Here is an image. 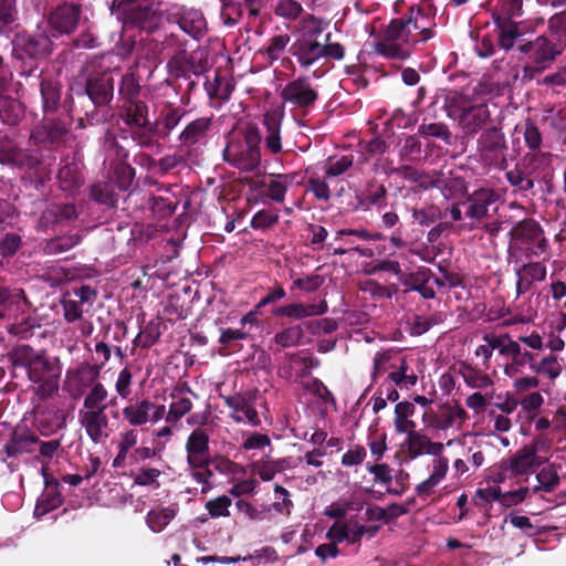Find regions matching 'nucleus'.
Instances as JSON below:
<instances>
[{
	"instance_id": "obj_1",
	"label": "nucleus",
	"mask_w": 566,
	"mask_h": 566,
	"mask_svg": "<svg viewBox=\"0 0 566 566\" xmlns=\"http://www.w3.org/2000/svg\"><path fill=\"white\" fill-rule=\"evenodd\" d=\"M433 27L432 18L421 8L412 6L406 15L390 21L382 38L375 44V52L386 59L406 60L415 44L433 38Z\"/></svg>"
},
{
	"instance_id": "obj_2",
	"label": "nucleus",
	"mask_w": 566,
	"mask_h": 566,
	"mask_svg": "<svg viewBox=\"0 0 566 566\" xmlns=\"http://www.w3.org/2000/svg\"><path fill=\"white\" fill-rule=\"evenodd\" d=\"M8 360L13 367L27 370L31 382L36 384L35 395L40 399L51 397L59 389L61 366L57 358H50L44 350H35L29 345L14 346L8 353Z\"/></svg>"
},
{
	"instance_id": "obj_3",
	"label": "nucleus",
	"mask_w": 566,
	"mask_h": 566,
	"mask_svg": "<svg viewBox=\"0 0 566 566\" xmlns=\"http://www.w3.org/2000/svg\"><path fill=\"white\" fill-rule=\"evenodd\" d=\"M108 390L105 385H97L90 390L78 410L77 419L82 429L94 443H103L111 436L109 419L106 415Z\"/></svg>"
},
{
	"instance_id": "obj_4",
	"label": "nucleus",
	"mask_w": 566,
	"mask_h": 566,
	"mask_svg": "<svg viewBox=\"0 0 566 566\" xmlns=\"http://www.w3.org/2000/svg\"><path fill=\"white\" fill-rule=\"evenodd\" d=\"M109 11L124 27L147 33L157 31L164 20L163 12L150 0H113Z\"/></svg>"
},
{
	"instance_id": "obj_5",
	"label": "nucleus",
	"mask_w": 566,
	"mask_h": 566,
	"mask_svg": "<svg viewBox=\"0 0 566 566\" xmlns=\"http://www.w3.org/2000/svg\"><path fill=\"white\" fill-rule=\"evenodd\" d=\"M260 129L250 125L245 127L242 137L228 142L223 149V160L242 172H254L261 166Z\"/></svg>"
},
{
	"instance_id": "obj_6",
	"label": "nucleus",
	"mask_w": 566,
	"mask_h": 566,
	"mask_svg": "<svg viewBox=\"0 0 566 566\" xmlns=\"http://www.w3.org/2000/svg\"><path fill=\"white\" fill-rule=\"evenodd\" d=\"M448 117L458 123L465 135H475L491 120V112L485 103H473L465 95L453 94L447 98Z\"/></svg>"
},
{
	"instance_id": "obj_7",
	"label": "nucleus",
	"mask_w": 566,
	"mask_h": 566,
	"mask_svg": "<svg viewBox=\"0 0 566 566\" xmlns=\"http://www.w3.org/2000/svg\"><path fill=\"white\" fill-rule=\"evenodd\" d=\"M509 262L520 264L526 259L539 256L548 248L542 228L534 221H523L512 232Z\"/></svg>"
},
{
	"instance_id": "obj_8",
	"label": "nucleus",
	"mask_w": 566,
	"mask_h": 566,
	"mask_svg": "<svg viewBox=\"0 0 566 566\" xmlns=\"http://www.w3.org/2000/svg\"><path fill=\"white\" fill-rule=\"evenodd\" d=\"M516 50L522 54L520 61L524 62L522 81L530 82L535 75L549 67L559 54L555 45L545 36H537L533 41L517 43Z\"/></svg>"
},
{
	"instance_id": "obj_9",
	"label": "nucleus",
	"mask_w": 566,
	"mask_h": 566,
	"mask_svg": "<svg viewBox=\"0 0 566 566\" xmlns=\"http://www.w3.org/2000/svg\"><path fill=\"white\" fill-rule=\"evenodd\" d=\"M39 438L27 427H15L10 431L7 442L0 450V461L4 463L10 472L19 470L18 458L24 453H31L33 446Z\"/></svg>"
},
{
	"instance_id": "obj_10",
	"label": "nucleus",
	"mask_w": 566,
	"mask_h": 566,
	"mask_svg": "<svg viewBox=\"0 0 566 566\" xmlns=\"http://www.w3.org/2000/svg\"><path fill=\"white\" fill-rule=\"evenodd\" d=\"M506 151V138L500 127L485 128L476 140L479 160L485 166H495L500 161L505 163Z\"/></svg>"
},
{
	"instance_id": "obj_11",
	"label": "nucleus",
	"mask_w": 566,
	"mask_h": 566,
	"mask_svg": "<svg viewBox=\"0 0 566 566\" xmlns=\"http://www.w3.org/2000/svg\"><path fill=\"white\" fill-rule=\"evenodd\" d=\"M284 104L307 112L318 99V92L305 76L294 78L285 84L280 93Z\"/></svg>"
},
{
	"instance_id": "obj_12",
	"label": "nucleus",
	"mask_w": 566,
	"mask_h": 566,
	"mask_svg": "<svg viewBox=\"0 0 566 566\" xmlns=\"http://www.w3.org/2000/svg\"><path fill=\"white\" fill-rule=\"evenodd\" d=\"M54 34H48L46 30L38 28L33 34H18L13 41V53L17 57H43L52 53Z\"/></svg>"
},
{
	"instance_id": "obj_13",
	"label": "nucleus",
	"mask_w": 566,
	"mask_h": 566,
	"mask_svg": "<svg viewBox=\"0 0 566 566\" xmlns=\"http://www.w3.org/2000/svg\"><path fill=\"white\" fill-rule=\"evenodd\" d=\"M167 20L176 23L193 39H200L207 31V21L203 13L195 8L171 4L167 10Z\"/></svg>"
},
{
	"instance_id": "obj_14",
	"label": "nucleus",
	"mask_w": 566,
	"mask_h": 566,
	"mask_svg": "<svg viewBox=\"0 0 566 566\" xmlns=\"http://www.w3.org/2000/svg\"><path fill=\"white\" fill-rule=\"evenodd\" d=\"M468 419L467 411L455 402L439 405L437 409H429L422 415V422L429 429L447 430L461 424Z\"/></svg>"
},
{
	"instance_id": "obj_15",
	"label": "nucleus",
	"mask_w": 566,
	"mask_h": 566,
	"mask_svg": "<svg viewBox=\"0 0 566 566\" xmlns=\"http://www.w3.org/2000/svg\"><path fill=\"white\" fill-rule=\"evenodd\" d=\"M42 163L39 150L17 147L8 138L0 139V164L11 165L20 169L32 170Z\"/></svg>"
},
{
	"instance_id": "obj_16",
	"label": "nucleus",
	"mask_w": 566,
	"mask_h": 566,
	"mask_svg": "<svg viewBox=\"0 0 566 566\" xmlns=\"http://www.w3.org/2000/svg\"><path fill=\"white\" fill-rule=\"evenodd\" d=\"M226 406L231 409L230 418L237 423H249L259 427L261 420L254 408V397L249 394H235L222 397Z\"/></svg>"
},
{
	"instance_id": "obj_17",
	"label": "nucleus",
	"mask_w": 566,
	"mask_h": 566,
	"mask_svg": "<svg viewBox=\"0 0 566 566\" xmlns=\"http://www.w3.org/2000/svg\"><path fill=\"white\" fill-rule=\"evenodd\" d=\"M102 366L96 364L82 363L76 368L66 371V381L69 391L73 396L82 395L85 389L92 390L97 385H103L98 381Z\"/></svg>"
},
{
	"instance_id": "obj_18",
	"label": "nucleus",
	"mask_w": 566,
	"mask_h": 566,
	"mask_svg": "<svg viewBox=\"0 0 566 566\" xmlns=\"http://www.w3.org/2000/svg\"><path fill=\"white\" fill-rule=\"evenodd\" d=\"M210 437L202 429H195L186 441L187 463L189 468L209 467L210 464Z\"/></svg>"
},
{
	"instance_id": "obj_19",
	"label": "nucleus",
	"mask_w": 566,
	"mask_h": 566,
	"mask_svg": "<svg viewBox=\"0 0 566 566\" xmlns=\"http://www.w3.org/2000/svg\"><path fill=\"white\" fill-rule=\"evenodd\" d=\"M81 8L74 3L57 6L49 15L48 24L57 34H69L77 27Z\"/></svg>"
},
{
	"instance_id": "obj_20",
	"label": "nucleus",
	"mask_w": 566,
	"mask_h": 566,
	"mask_svg": "<svg viewBox=\"0 0 566 566\" xmlns=\"http://www.w3.org/2000/svg\"><path fill=\"white\" fill-rule=\"evenodd\" d=\"M407 438L403 442V447L410 459H417L422 454H429L433 457L440 455L444 450L442 442H433L430 438L421 430L413 429L406 433Z\"/></svg>"
},
{
	"instance_id": "obj_21",
	"label": "nucleus",
	"mask_w": 566,
	"mask_h": 566,
	"mask_svg": "<svg viewBox=\"0 0 566 566\" xmlns=\"http://www.w3.org/2000/svg\"><path fill=\"white\" fill-rule=\"evenodd\" d=\"M85 93L95 106L107 105L114 95L111 73L91 75L86 81Z\"/></svg>"
},
{
	"instance_id": "obj_22",
	"label": "nucleus",
	"mask_w": 566,
	"mask_h": 566,
	"mask_svg": "<svg viewBox=\"0 0 566 566\" xmlns=\"http://www.w3.org/2000/svg\"><path fill=\"white\" fill-rule=\"evenodd\" d=\"M541 464L542 460L537 455L536 447L523 446L506 461L505 468L513 476H520L532 473Z\"/></svg>"
},
{
	"instance_id": "obj_23",
	"label": "nucleus",
	"mask_w": 566,
	"mask_h": 566,
	"mask_svg": "<svg viewBox=\"0 0 566 566\" xmlns=\"http://www.w3.org/2000/svg\"><path fill=\"white\" fill-rule=\"evenodd\" d=\"M44 478V490L39 496L35 505V514L44 515L63 504V496L60 492V482L50 476L46 469H42Z\"/></svg>"
},
{
	"instance_id": "obj_24",
	"label": "nucleus",
	"mask_w": 566,
	"mask_h": 566,
	"mask_svg": "<svg viewBox=\"0 0 566 566\" xmlns=\"http://www.w3.org/2000/svg\"><path fill=\"white\" fill-rule=\"evenodd\" d=\"M77 218L75 206L72 203H52L42 212L38 228L46 230L53 226H64Z\"/></svg>"
},
{
	"instance_id": "obj_25",
	"label": "nucleus",
	"mask_w": 566,
	"mask_h": 566,
	"mask_svg": "<svg viewBox=\"0 0 566 566\" xmlns=\"http://www.w3.org/2000/svg\"><path fill=\"white\" fill-rule=\"evenodd\" d=\"M292 55L304 70L314 66L323 59V43L314 40L297 39L292 48Z\"/></svg>"
},
{
	"instance_id": "obj_26",
	"label": "nucleus",
	"mask_w": 566,
	"mask_h": 566,
	"mask_svg": "<svg viewBox=\"0 0 566 566\" xmlns=\"http://www.w3.org/2000/svg\"><path fill=\"white\" fill-rule=\"evenodd\" d=\"M153 402L148 398H128L122 409V417L130 428L143 427L150 421Z\"/></svg>"
},
{
	"instance_id": "obj_27",
	"label": "nucleus",
	"mask_w": 566,
	"mask_h": 566,
	"mask_svg": "<svg viewBox=\"0 0 566 566\" xmlns=\"http://www.w3.org/2000/svg\"><path fill=\"white\" fill-rule=\"evenodd\" d=\"M172 402L166 416L167 422H177L192 409L191 397L198 396L190 389L187 384H182L174 389L170 394Z\"/></svg>"
},
{
	"instance_id": "obj_28",
	"label": "nucleus",
	"mask_w": 566,
	"mask_h": 566,
	"mask_svg": "<svg viewBox=\"0 0 566 566\" xmlns=\"http://www.w3.org/2000/svg\"><path fill=\"white\" fill-rule=\"evenodd\" d=\"M499 199L497 193L492 188H480L474 190L467 200V217L474 220H481L488 216L489 208Z\"/></svg>"
},
{
	"instance_id": "obj_29",
	"label": "nucleus",
	"mask_w": 566,
	"mask_h": 566,
	"mask_svg": "<svg viewBox=\"0 0 566 566\" xmlns=\"http://www.w3.org/2000/svg\"><path fill=\"white\" fill-rule=\"evenodd\" d=\"M516 281V294L528 292L534 282H542L546 277V266L542 262L522 263L514 269Z\"/></svg>"
},
{
	"instance_id": "obj_30",
	"label": "nucleus",
	"mask_w": 566,
	"mask_h": 566,
	"mask_svg": "<svg viewBox=\"0 0 566 566\" xmlns=\"http://www.w3.org/2000/svg\"><path fill=\"white\" fill-rule=\"evenodd\" d=\"M67 134L66 126L59 120H44L36 125L30 134L34 145H55Z\"/></svg>"
},
{
	"instance_id": "obj_31",
	"label": "nucleus",
	"mask_w": 566,
	"mask_h": 566,
	"mask_svg": "<svg viewBox=\"0 0 566 566\" xmlns=\"http://www.w3.org/2000/svg\"><path fill=\"white\" fill-rule=\"evenodd\" d=\"M326 301L313 304L291 303L280 306L273 311V315L289 317L294 319H303L311 316H319L327 312Z\"/></svg>"
},
{
	"instance_id": "obj_32",
	"label": "nucleus",
	"mask_w": 566,
	"mask_h": 566,
	"mask_svg": "<svg viewBox=\"0 0 566 566\" xmlns=\"http://www.w3.org/2000/svg\"><path fill=\"white\" fill-rule=\"evenodd\" d=\"M356 210L368 211L371 207H382L386 205L387 189L382 184L375 180L369 181L365 189L356 192Z\"/></svg>"
},
{
	"instance_id": "obj_33",
	"label": "nucleus",
	"mask_w": 566,
	"mask_h": 566,
	"mask_svg": "<svg viewBox=\"0 0 566 566\" xmlns=\"http://www.w3.org/2000/svg\"><path fill=\"white\" fill-rule=\"evenodd\" d=\"M212 125V117H199L190 122L179 135V142L185 147L203 143Z\"/></svg>"
},
{
	"instance_id": "obj_34",
	"label": "nucleus",
	"mask_w": 566,
	"mask_h": 566,
	"mask_svg": "<svg viewBox=\"0 0 566 566\" xmlns=\"http://www.w3.org/2000/svg\"><path fill=\"white\" fill-rule=\"evenodd\" d=\"M139 433L135 428H127L118 433L116 440L117 454L113 459V468H124L130 452L138 443Z\"/></svg>"
},
{
	"instance_id": "obj_35",
	"label": "nucleus",
	"mask_w": 566,
	"mask_h": 566,
	"mask_svg": "<svg viewBox=\"0 0 566 566\" xmlns=\"http://www.w3.org/2000/svg\"><path fill=\"white\" fill-rule=\"evenodd\" d=\"M57 179L61 188L65 191H74L84 184V176L81 170V163L75 158L64 160L60 168Z\"/></svg>"
},
{
	"instance_id": "obj_36",
	"label": "nucleus",
	"mask_w": 566,
	"mask_h": 566,
	"mask_svg": "<svg viewBox=\"0 0 566 566\" xmlns=\"http://www.w3.org/2000/svg\"><path fill=\"white\" fill-rule=\"evenodd\" d=\"M388 379L400 388L409 389L416 386L418 376L411 369L409 359L401 355H398L394 369L389 371Z\"/></svg>"
},
{
	"instance_id": "obj_37",
	"label": "nucleus",
	"mask_w": 566,
	"mask_h": 566,
	"mask_svg": "<svg viewBox=\"0 0 566 566\" xmlns=\"http://www.w3.org/2000/svg\"><path fill=\"white\" fill-rule=\"evenodd\" d=\"M283 114L266 113L263 118V125L266 128L265 147L272 154H279L282 150L281 143V123Z\"/></svg>"
},
{
	"instance_id": "obj_38",
	"label": "nucleus",
	"mask_w": 566,
	"mask_h": 566,
	"mask_svg": "<svg viewBox=\"0 0 566 566\" xmlns=\"http://www.w3.org/2000/svg\"><path fill=\"white\" fill-rule=\"evenodd\" d=\"M120 116L130 128L150 122L148 119V106L143 101L123 103Z\"/></svg>"
},
{
	"instance_id": "obj_39",
	"label": "nucleus",
	"mask_w": 566,
	"mask_h": 566,
	"mask_svg": "<svg viewBox=\"0 0 566 566\" xmlns=\"http://www.w3.org/2000/svg\"><path fill=\"white\" fill-rule=\"evenodd\" d=\"M178 513L177 505L151 510L146 515V524L154 533L163 532Z\"/></svg>"
},
{
	"instance_id": "obj_40",
	"label": "nucleus",
	"mask_w": 566,
	"mask_h": 566,
	"mask_svg": "<svg viewBox=\"0 0 566 566\" xmlns=\"http://www.w3.org/2000/svg\"><path fill=\"white\" fill-rule=\"evenodd\" d=\"M553 155L542 149L527 151L521 164L531 172L535 178L544 172L552 164Z\"/></svg>"
},
{
	"instance_id": "obj_41",
	"label": "nucleus",
	"mask_w": 566,
	"mask_h": 566,
	"mask_svg": "<svg viewBox=\"0 0 566 566\" xmlns=\"http://www.w3.org/2000/svg\"><path fill=\"white\" fill-rule=\"evenodd\" d=\"M415 410L413 403L409 401H401L395 406L394 426L397 433H408L416 429V422L410 419Z\"/></svg>"
},
{
	"instance_id": "obj_42",
	"label": "nucleus",
	"mask_w": 566,
	"mask_h": 566,
	"mask_svg": "<svg viewBox=\"0 0 566 566\" xmlns=\"http://www.w3.org/2000/svg\"><path fill=\"white\" fill-rule=\"evenodd\" d=\"M0 92V119L8 125H17L23 117L22 104Z\"/></svg>"
},
{
	"instance_id": "obj_43",
	"label": "nucleus",
	"mask_w": 566,
	"mask_h": 566,
	"mask_svg": "<svg viewBox=\"0 0 566 566\" xmlns=\"http://www.w3.org/2000/svg\"><path fill=\"white\" fill-rule=\"evenodd\" d=\"M507 182L520 191L534 188L535 177L520 163L505 174Z\"/></svg>"
},
{
	"instance_id": "obj_44",
	"label": "nucleus",
	"mask_w": 566,
	"mask_h": 566,
	"mask_svg": "<svg viewBox=\"0 0 566 566\" xmlns=\"http://www.w3.org/2000/svg\"><path fill=\"white\" fill-rule=\"evenodd\" d=\"M43 109L52 112L56 108L61 98V86L52 78H42L40 83Z\"/></svg>"
},
{
	"instance_id": "obj_45",
	"label": "nucleus",
	"mask_w": 566,
	"mask_h": 566,
	"mask_svg": "<svg viewBox=\"0 0 566 566\" xmlns=\"http://www.w3.org/2000/svg\"><path fill=\"white\" fill-rule=\"evenodd\" d=\"M495 23L500 30L499 43L501 48L506 51L513 49L516 41L522 35L517 24L500 17L495 20Z\"/></svg>"
},
{
	"instance_id": "obj_46",
	"label": "nucleus",
	"mask_w": 566,
	"mask_h": 566,
	"mask_svg": "<svg viewBox=\"0 0 566 566\" xmlns=\"http://www.w3.org/2000/svg\"><path fill=\"white\" fill-rule=\"evenodd\" d=\"M286 467L287 464L284 459L274 461L259 460L251 464V471L258 474L262 481L268 482L273 480L277 473L284 471Z\"/></svg>"
},
{
	"instance_id": "obj_47",
	"label": "nucleus",
	"mask_w": 566,
	"mask_h": 566,
	"mask_svg": "<svg viewBox=\"0 0 566 566\" xmlns=\"http://www.w3.org/2000/svg\"><path fill=\"white\" fill-rule=\"evenodd\" d=\"M158 124L148 122L132 128V137L138 146L144 148L159 147V143L155 139L157 135Z\"/></svg>"
},
{
	"instance_id": "obj_48",
	"label": "nucleus",
	"mask_w": 566,
	"mask_h": 566,
	"mask_svg": "<svg viewBox=\"0 0 566 566\" xmlns=\"http://www.w3.org/2000/svg\"><path fill=\"white\" fill-rule=\"evenodd\" d=\"M399 354L394 350H384L377 352L373 358V370L370 374L373 382L377 380V378L385 373L391 371L394 369L395 361Z\"/></svg>"
},
{
	"instance_id": "obj_49",
	"label": "nucleus",
	"mask_w": 566,
	"mask_h": 566,
	"mask_svg": "<svg viewBox=\"0 0 566 566\" xmlns=\"http://www.w3.org/2000/svg\"><path fill=\"white\" fill-rule=\"evenodd\" d=\"M354 163L352 155H345L340 157H329L322 165V170L325 178L332 179L345 174Z\"/></svg>"
},
{
	"instance_id": "obj_50",
	"label": "nucleus",
	"mask_w": 566,
	"mask_h": 566,
	"mask_svg": "<svg viewBox=\"0 0 566 566\" xmlns=\"http://www.w3.org/2000/svg\"><path fill=\"white\" fill-rule=\"evenodd\" d=\"M304 331L301 325L289 326L276 333L273 342L281 348L295 347L302 344Z\"/></svg>"
},
{
	"instance_id": "obj_51",
	"label": "nucleus",
	"mask_w": 566,
	"mask_h": 566,
	"mask_svg": "<svg viewBox=\"0 0 566 566\" xmlns=\"http://www.w3.org/2000/svg\"><path fill=\"white\" fill-rule=\"evenodd\" d=\"M80 241L81 237L77 234L56 237L45 243L43 251L48 255L61 254L77 245Z\"/></svg>"
},
{
	"instance_id": "obj_52",
	"label": "nucleus",
	"mask_w": 566,
	"mask_h": 566,
	"mask_svg": "<svg viewBox=\"0 0 566 566\" xmlns=\"http://www.w3.org/2000/svg\"><path fill=\"white\" fill-rule=\"evenodd\" d=\"M537 485H535L532 490L534 493L537 492H553L559 484V475L554 467L548 465L543 468L536 474Z\"/></svg>"
},
{
	"instance_id": "obj_53",
	"label": "nucleus",
	"mask_w": 566,
	"mask_h": 566,
	"mask_svg": "<svg viewBox=\"0 0 566 566\" xmlns=\"http://www.w3.org/2000/svg\"><path fill=\"white\" fill-rule=\"evenodd\" d=\"M531 369L537 374L555 380L563 371L562 365L558 363L557 357L548 355L543 357L539 361L532 364Z\"/></svg>"
},
{
	"instance_id": "obj_54",
	"label": "nucleus",
	"mask_w": 566,
	"mask_h": 566,
	"mask_svg": "<svg viewBox=\"0 0 566 566\" xmlns=\"http://www.w3.org/2000/svg\"><path fill=\"white\" fill-rule=\"evenodd\" d=\"M462 376L467 386L473 389L492 388L494 385L493 379L485 371L471 366L465 367Z\"/></svg>"
},
{
	"instance_id": "obj_55",
	"label": "nucleus",
	"mask_w": 566,
	"mask_h": 566,
	"mask_svg": "<svg viewBox=\"0 0 566 566\" xmlns=\"http://www.w3.org/2000/svg\"><path fill=\"white\" fill-rule=\"evenodd\" d=\"M90 197L95 202L107 207H115L117 202V196L114 188L107 182H97L93 185L90 189Z\"/></svg>"
},
{
	"instance_id": "obj_56",
	"label": "nucleus",
	"mask_w": 566,
	"mask_h": 566,
	"mask_svg": "<svg viewBox=\"0 0 566 566\" xmlns=\"http://www.w3.org/2000/svg\"><path fill=\"white\" fill-rule=\"evenodd\" d=\"M326 23L312 14L303 18L301 22L300 36L298 39L318 41V36L322 35Z\"/></svg>"
},
{
	"instance_id": "obj_57",
	"label": "nucleus",
	"mask_w": 566,
	"mask_h": 566,
	"mask_svg": "<svg viewBox=\"0 0 566 566\" xmlns=\"http://www.w3.org/2000/svg\"><path fill=\"white\" fill-rule=\"evenodd\" d=\"M139 93L140 85L136 76L133 73L123 75L119 86V96L123 103L139 101Z\"/></svg>"
},
{
	"instance_id": "obj_58",
	"label": "nucleus",
	"mask_w": 566,
	"mask_h": 566,
	"mask_svg": "<svg viewBox=\"0 0 566 566\" xmlns=\"http://www.w3.org/2000/svg\"><path fill=\"white\" fill-rule=\"evenodd\" d=\"M291 38L289 34H279L270 39L269 44L261 50L266 59L272 63L280 59L282 53L285 51Z\"/></svg>"
},
{
	"instance_id": "obj_59",
	"label": "nucleus",
	"mask_w": 566,
	"mask_h": 566,
	"mask_svg": "<svg viewBox=\"0 0 566 566\" xmlns=\"http://www.w3.org/2000/svg\"><path fill=\"white\" fill-rule=\"evenodd\" d=\"M161 335L159 325L150 322L135 337L134 345L142 348H149L157 343Z\"/></svg>"
},
{
	"instance_id": "obj_60",
	"label": "nucleus",
	"mask_w": 566,
	"mask_h": 566,
	"mask_svg": "<svg viewBox=\"0 0 566 566\" xmlns=\"http://www.w3.org/2000/svg\"><path fill=\"white\" fill-rule=\"evenodd\" d=\"M231 504L232 501L229 496L220 495L206 502L205 509L211 518L228 517Z\"/></svg>"
},
{
	"instance_id": "obj_61",
	"label": "nucleus",
	"mask_w": 566,
	"mask_h": 566,
	"mask_svg": "<svg viewBox=\"0 0 566 566\" xmlns=\"http://www.w3.org/2000/svg\"><path fill=\"white\" fill-rule=\"evenodd\" d=\"M148 206L154 216L159 219L171 216L177 208V203L175 201H171L169 198L161 196L150 197Z\"/></svg>"
},
{
	"instance_id": "obj_62",
	"label": "nucleus",
	"mask_w": 566,
	"mask_h": 566,
	"mask_svg": "<svg viewBox=\"0 0 566 566\" xmlns=\"http://www.w3.org/2000/svg\"><path fill=\"white\" fill-rule=\"evenodd\" d=\"M133 373L129 367H124L117 374L114 388L117 397L127 400L132 395Z\"/></svg>"
},
{
	"instance_id": "obj_63",
	"label": "nucleus",
	"mask_w": 566,
	"mask_h": 566,
	"mask_svg": "<svg viewBox=\"0 0 566 566\" xmlns=\"http://www.w3.org/2000/svg\"><path fill=\"white\" fill-rule=\"evenodd\" d=\"M325 176H321L317 172L311 174L307 184L310 190L313 192L316 199L327 201L331 198V190Z\"/></svg>"
},
{
	"instance_id": "obj_64",
	"label": "nucleus",
	"mask_w": 566,
	"mask_h": 566,
	"mask_svg": "<svg viewBox=\"0 0 566 566\" xmlns=\"http://www.w3.org/2000/svg\"><path fill=\"white\" fill-rule=\"evenodd\" d=\"M523 137L526 146L528 147V151L541 149L543 144L542 133L533 120H525L523 126Z\"/></svg>"
}]
</instances>
